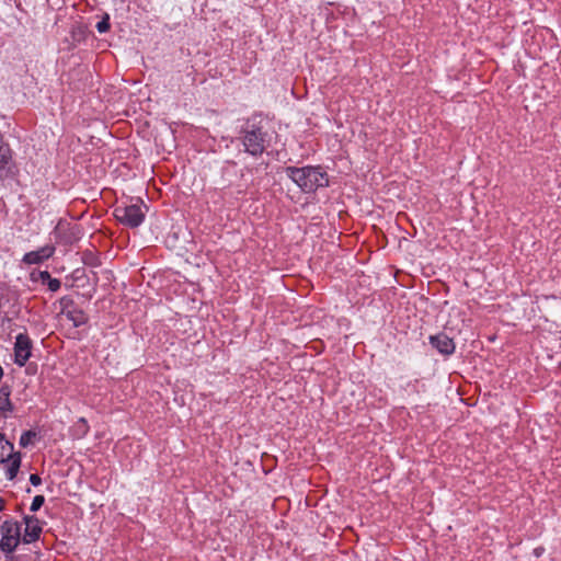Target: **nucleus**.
I'll return each mask as SVG.
<instances>
[{
	"label": "nucleus",
	"instance_id": "nucleus-1",
	"mask_svg": "<svg viewBox=\"0 0 561 561\" xmlns=\"http://www.w3.org/2000/svg\"><path fill=\"white\" fill-rule=\"evenodd\" d=\"M285 173L305 193H313L329 185L328 173L320 165L286 167Z\"/></svg>",
	"mask_w": 561,
	"mask_h": 561
},
{
	"label": "nucleus",
	"instance_id": "nucleus-2",
	"mask_svg": "<svg viewBox=\"0 0 561 561\" xmlns=\"http://www.w3.org/2000/svg\"><path fill=\"white\" fill-rule=\"evenodd\" d=\"M147 206L140 198L130 199L129 203L122 202L114 208L115 218L129 228L139 227L146 217Z\"/></svg>",
	"mask_w": 561,
	"mask_h": 561
},
{
	"label": "nucleus",
	"instance_id": "nucleus-3",
	"mask_svg": "<svg viewBox=\"0 0 561 561\" xmlns=\"http://www.w3.org/2000/svg\"><path fill=\"white\" fill-rule=\"evenodd\" d=\"M244 152L259 157L267 147V133L263 130L261 126L255 124H248L242 129L240 137Z\"/></svg>",
	"mask_w": 561,
	"mask_h": 561
},
{
	"label": "nucleus",
	"instance_id": "nucleus-4",
	"mask_svg": "<svg viewBox=\"0 0 561 561\" xmlns=\"http://www.w3.org/2000/svg\"><path fill=\"white\" fill-rule=\"evenodd\" d=\"M0 530H1L0 549L5 553L13 552L20 542V537H21L20 525L12 519H7L2 523Z\"/></svg>",
	"mask_w": 561,
	"mask_h": 561
},
{
	"label": "nucleus",
	"instance_id": "nucleus-5",
	"mask_svg": "<svg viewBox=\"0 0 561 561\" xmlns=\"http://www.w3.org/2000/svg\"><path fill=\"white\" fill-rule=\"evenodd\" d=\"M15 171L16 167L13 159V151L0 131V180L12 179Z\"/></svg>",
	"mask_w": 561,
	"mask_h": 561
},
{
	"label": "nucleus",
	"instance_id": "nucleus-6",
	"mask_svg": "<svg viewBox=\"0 0 561 561\" xmlns=\"http://www.w3.org/2000/svg\"><path fill=\"white\" fill-rule=\"evenodd\" d=\"M33 343L30 336L25 333H20L15 336L14 342V363L23 367L32 356Z\"/></svg>",
	"mask_w": 561,
	"mask_h": 561
},
{
	"label": "nucleus",
	"instance_id": "nucleus-7",
	"mask_svg": "<svg viewBox=\"0 0 561 561\" xmlns=\"http://www.w3.org/2000/svg\"><path fill=\"white\" fill-rule=\"evenodd\" d=\"M61 314L65 316L75 328H79L87 323L88 317L82 309L78 308L68 297L60 299Z\"/></svg>",
	"mask_w": 561,
	"mask_h": 561
},
{
	"label": "nucleus",
	"instance_id": "nucleus-8",
	"mask_svg": "<svg viewBox=\"0 0 561 561\" xmlns=\"http://www.w3.org/2000/svg\"><path fill=\"white\" fill-rule=\"evenodd\" d=\"M55 253V247L46 244L37 250L27 252L23 255L22 262L27 265L41 264L51 257Z\"/></svg>",
	"mask_w": 561,
	"mask_h": 561
},
{
	"label": "nucleus",
	"instance_id": "nucleus-9",
	"mask_svg": "<svg viewBox=\"0 0 561 561\" xmlns=\"http://www.w3.org/2000/svg\"><path fill=\"white\" fill-rule=\"evenodd\" d=\"M24 534L22 540L24 543H32L39 539L42 526L39 519L35 516H24Z\"/></svg>",
	"mask_w": 561,
	"mask_h": 561
},
{
	"label": "nucleus",
	"instance_id": "nucleus-10",
	"mask_svg": "<svg viewBox=\"0 0 561 561\" xmlns=\"http://www.w3.org/2000/svg\"><path fill=\"white\" fill-rule=\"evenodd\" d=\"M431 345L437 350L438 353L449 356L455 353L456 345L453 339L445 333H438L430 336Z\"/></svg>",
	"mask_w": 561,
	"mask_h": 561
},
{
	"label": "nucleus",
	"instance_id": "nucleus-11",
	"mask_svg": "<svg viewBox=\"0 0 561 561\" xmlns=\"http://www.w3.org/2000/svg\"><path fill=\"white\" fill-rule=\"evenodd\" d=\"M11 389L9 386H2L0 388V411L12 412L13 405L10 400Z\"/></svg>",
	"mask_w": 561,
	"mask_h": 561
},
{
	"label": "nucleus",
	"instance_id": "nucleus-12",
	"mask_svg": "<svg viewBox=\"0 0 561 561\" xmlns=\"http://www.w3.org/2000/svg\"><path fill=\"white\" fill-rule=\"evenodd\" d=\"M13 444L4 438V435L0 433V462L7 461L16 453L13 451Z\"/></svg>",
	"mask_w": 561,
	"mask_h": 561
},
{
	"label": "nucleus",
	"instance_id": "nucleus-13",
	"mask_svg": "<svg viewBox=\"0 0 561 561\" xmlns=\"http://www.w3.org/2000/svg\"><path fill=\"white\" fill-rule=\"evenodd\" d=\"M7 461H9V467L7 469L5 476L9 480H13L20 469L21 466V455L20 453H16L11 458H8Z\"/></svg>",
	"mask_w": 561,
	"mask_h": 561
},
{
	"label": "nucleus",
	"instance_id": "nucleus-14",
	"mask_svg": "<svg viewBox=\"0 0 561 561\" xmlns=\"http://www.w3.org/2000/svg\"><path fill=\"white\" fill-rule=\"evenodd\" d=\"M35 437H36V433L34 431H25L22 433L19 444L25 448V447L30 446L31 444H33V439Z\"/></svg>",
	"mask_w": 561,
	"mask_h": 561
},
{
	"label": "nucleus",
	"instance_id": "nucleus-15",
	"mask_svg": "<svg viewBox=\"0 0 561 561\" xmlns=\"http://www.w3.org/2000/svg\"><path fill=\"white\" fill-rule=\"evenodd\" d=\"M49 278H50V274L47 271H38V272H32L31 273V279L33 282H41L44 285L47 284V280Z\"/></svg>",
	"mask_w": 561,
	"mask_h": 561
},
{
	"label": "nucleus",
	"instance_id": "nucleus-16",
	"mask_svg": "<svg viewBox=\"0 0 561 561\" xmlns=\"http://www.w3.org/2000/svg\"><path fill=\"white\" fill-rule=\"evenodd\" d=\"M96 30L99 33H106L110 30V18L105 15L101 21L96 23Z\"/></svg>",
	"mask_w": 561,
	"mask_h": 561
},
{
	"label": "nucleus",
	"instance_id": "nucleus-17",
	"mask_svg": "<svg viewBox=\"0 0 561 561\" xmlns=\"http://www.w3.org/2000/svg\"><path fill=\"white\" fill-rule=\"evenodd\" d=\"M45 497L43 495L34 496L30 510L32 512H37L44 504Z\"/></svg>",
	"mask_w": 561,
	"mask_h": 561
},
{
	"label": "nucleus",
	"instance_id": "nucleus-18",
	"mask_svg": "<svg viewBox=\"0 0 561 561\" xmlns=\"http://www.w3.org/2000/svg\"><path fill=\"white\" fill-rule=\"evenodd\" d=\"M46 285L50 291L55 293V291L59 290L61 283L58 278H54L50 276V278L47 280Z\"/></svg>",
	"mask_w": 561,
	"mask_h": 561
},
{
	"label": "nucleus",
	"instance_id": "nucleus-19",
	"mask_svg": "<svg viewBox=\"0 0 561 561\" xmlns=\"http://www.w3.org/2000/svg\"><path fill=\"white\" fill-rule=\"evenodd\" d=\"M30 482L34 485V486H38L41 483H42V479L38 474H31L30 476Z\"/></svg>",
	"mask_w": 561,
	"mask_h": 561
},
{
	"label": "nucleus",
	"instance_id": "nucleus-20",
	"mask_svg": "<svg viewBox=\"0 0 561 561\" xmlns=\"http://www.w3.org/2000/svg\"><path fill=\"white\" fill-rule=\"evenodd\" d=\"M3 510V500L0 497V511Z\"/></svg>",
	"mask_w": 561,
	"mask_h": 561
}]
</instances>
